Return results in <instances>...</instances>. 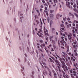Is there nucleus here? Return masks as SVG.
Masks as SVG:
<instances>
[{
	"label": "nucleus",
	"mask_w": 78,
	"mask_h": 78,
	"mask_svg": "<svg viewBox=\"0 0 78 78\" xmlns=\"http://www.w3.org/2000/svg\"><path fill=\"white\" fill-rule=\"evenodd\" d=\"M59 61H60L61 63H62V69H64V70L65 72H66V69H65V67H66V64L62 60V58H59Z\"/></svg>",
	"instance_id": "nucleus-1"
},
{
	"label": "nucleus",
	"mask_w": 78,
	"mask_h": 78,
	"mask_svg": "<svg viewBox=\"0 0 78 78\" xmlns=\"http://www.w3.org/2000/svg\"><path fill=\"white\" fill-rule=\"evenodd\" d=\"M55 61L56 63V64L57 66V67H58V66L59 67H60L61 66V65L60 64V62L58 61V60H55Z\"/></svg>",
	"instance_id": "nucleus-2"
},
{
	"label": "nucleus",
	"mask_w": 78,
	"mask_h": 78,
	"mask_svg": "<svg viewBox=\"0 0 78 78\" xmlns=\"http://www.w3.org/2000/svg\"><path fill=\"white\" fill-rule=\"evenodd\" d=\"M21 68L22 69H23L21 70V72L23 74V76H25V74H24V73L23 72V71L24 70V67H23L21 65Z\"/></svg>",
	"instance_id": "nucleus-3"
},
{
	"label": "nucleus",
	"mask_w": 78,
	"mask_h": 78,
	"mask_svg": "<svg viewBox=\"0 0 78 78\" xmlns=\"http://www.w3.org/2000/svg\"><path fill=\"white\" fill-rule=\"evenodd\" d=\"M48 71H49V73H48L49 75L50 76H51V71L50 69L48 68Z\"/></svg>",
	"instance_id": "nucleus-4"
},
{
	"label": "nucleus",
	"mask_w": 78,
	"mask_h": 78,
	"mask_svg": "<svg viewBox=\"0 0 78 78\" xmlns=\"http://www.w3.org/2000/svg\"><path fill=\"white\" fill-rule=\"evenodd\" d=\"M43 74L44 75H47V72L46 70H45L43 72Z\"/></svg>",
	"instance_id": "nucleus-5"
},
{
	"label": "nucleus",
	"mask_w": 78,
	"mask_h": 78,
	"mask_svg": "<svg viewBox=\"0 0 78 78\" xmlns=\"http://www.w3.org/2000/svg\"><path fill=\"white\" fill-rule=\"evenodd\" d=\"M50 17L51 19H53V14H51L50 15Z\"/></svg>",
	"instance_id": "nucleus-6"
},
{
	"label": "nucleus",
	"mask_w": 78,
	"mask_h": 78,
	"mask_svg": "<svg viewBox=\"0 0 78 78\" xmlns=\"http://www.w3.org/2000/svg\"><path fill=\"white\" fill-rule=\"evenodd\" d=\"M69 14L70 16H72L73 18H74V15H73V14H72V13H71L70 12H69Z\"/></svg>",
	"instance_id": "nucleus-7"
},
{
	"label": "nucleus",
	"mask_w": 78,
	"mask_h": 78,
	"mask_svg": "<svg viewBox=\"0 0 78 78\" xmlns=\"http://www.w3.org/2000/svg\"><path fill=\"white\" fill-rule=\"evenodd\" d=\"M62 72L63 73V77H65V72H64V71H63V70H62Z\"/></svg>",
	"instance_id": "nucleus-8"
},
{
	"label": "nucleus",
	"mask_w": 78,
	"mask_h": 78,
	"mask_svg": "<svg viewBox=\"0 0 78 78\" xmlns=\"http://www.w3.org/2000/svg\"><path fill=\"white\" fill-rule=\"evenodd\" d=\"M57 67L59 71L60 72H61V69L60 68V66H58V67Z\"/></svg>",
	"instance_id": "nucleus-9"
},
{
	"label": "nucleus",
	"mask_w": 78,
	"mask_h": 78,
	"mask_svg": "<svg viewBox=\"0 0 78 78\" xmlns=\"http://www.w3.org/2000/svg\"><path fill=\"white\" fill-rule=\"evenodd\" d=\"M48 33V30H46V31H45V30L44 31V33L45 35H47V33Z\"/></svg>",
	"instance_id": "nucleus-10"
},
{
	"label": "nucleus",
	"mask_w": 78,
	"mask_h": 78,
	"mask_svg": "<svg viewBox=\"0 0 78 78\" xmlns=\"http://www.w3.org/2000/svg\"><path fill=\"white\" fill-rule=\"evenodd\" d=\"M54 75L55 78H57V76H56L57 75L56 73L54 74Z\"/></svg>",
	"instance_id": "nucleus-11"
},
{
	"label": "nucleus",
	"mask_w": 78,
	"mask_h": 78,
	"mask_svg": "<svg viewBox=\"0 0 78 78\" xmlns=\"http://www.w3.org/2000/svg\"><path fill=\"white\" fill-rule=\"evenodd\" d=\"M66 5H67V6L68 5H70V2H67V1L66 2Z\"/></svg>",
	"instance_id": "nucleus-12"
},
{
	"label": "nucleus",
	"mask_w": 78,
	"mask_h": 78,
	"mask_svg": "<svg viewBox=\"0 0 78 78\" xmlns=\"http://www.w3.org/2000/svg\"><path fill=\"white\" fill-rule=\"evenodd\" d=\"M71 25H72V24H69L68 25H67V27L68 28H69V26L70 27H71Z\"/></svg>",
	"instance_id": "nucleus-13"
},
{
	"label": "nucleus",
	"mask_w": 78,
	"mask_h": 78,
	"mask_svg": "<svg viewBox=\"0 0 78 78\" xmlns=\"http://www.w3.org/2000/svg\"><path fill=\"white\" fill-rule=\"evenodd\" d=\"M74 15H75V16H76V17L77 18H78V14H76V13H74Z\"/></svg>",
	"instance_id": "nucleus-14"
},
{
	"label": "nucleus",
	"mask_w": 78,
	"mask_h": 78,
	"mask_svg": "<svg viewBox=\"0 0 78 78\" xmlns=\"http://www.w3.org/2000/svg\"><path fill=\"white\" fill-rule=\"evenodd\" d=\"M53 23V22L52 21V20L50 21V26H51V25H52V24Z\"/></svg>",
	"instance_id": "nucleus-15"
},
{
	"label": "nucleus",
	"mask_w": 78,
	"mask_h": 78,
	"mask_svg": "<svg viewBox=\"0 0 78 78\" xmlns=\"http://www.w3.org/2000/svg\"><path fill=\"white\" fill-rule=\"evenodd\" d=\"M27 52H29L30 51H29V48H28V47H27Z\"/></svg>",
	"instance_id": "nucleus-16"
},
{
	"label": "nucleus",
	"mask_w": 78,
	"mask_h": 78,
	"mask_svg": "<svg viewBox=\"0 0 78 78\" xmlns=\"http://www.w3.org/2000/svg\"><path fill=\"white\" fill-rule=\"evenodd\" d=\"M74 66L75 67H76V66H78V64H77V63H74Z\"/></svg>",
	"instance_id": "nucleus-17"
},
{
	"label": "nucleus",
	"mask_w": 78,
	"mask_h": 78,
	"mask_svg": "<svg viewBox=\"0 0 78 78\" xmlns=\"http://www.w3.org/2000/svg\"><path fill=\"white\" fill-rule=\"evenodd\" d=\"M69 40H71V39H72V36H71L70 37H68Z\"/></svg>",
	"instance_id": "nucleus-18"
},
{
	"label": "nucleus",
	"mask_w": 78,
	"mask_h": 78,
	"mask_svg": "<svg viewBox=\"0 0 78 78\" xmlns=\"http://www.w3.org/2000/svg\"><path fill=\"white\" fill-rule=\"evenodd\" d=\"M44 67H45V68H46V69H47H47L48 70V69H50L47 66H44Z\"/></svg>",
	"instance_id": "nucleus-19"
},
{
	"label": "nucleus",
	"mask_w": 78,
	"mask_h": 78,
	"mask_svg": "<svg viewBox=\"0 0 78 78\" xmlns=\"http://www.w3.org/2000/svg\"><path fill=\"white\" fill-rule=\"evenodd\" d=\"M65 68L66 69L65 70H68V68H67V66H66L65 67Z\"/></svg>",
	"instance_id": "nucleus-20"
},
{
	"label": "nucleus",
	"mask_w": 78,
	"mask_h": 78,
	"mask_svg": "<svg viewBox=\"0 0 78 78\" xmlns=\"http://www.w3.org/2000/svg\"><path fill=\"white\" fill-rule=\"evenodd\" d=\"M49 59L50 60V61L51 62H53V61L52 60V59H51V58H49Z\"/></svg>",
	"instance_id": "nucleus-21"
},
{
	"label": "nucleus",
	"mask_w": 78,
	"mask_h": 78,
	"mask_svg": "<svg viewBox=\"0 0 78 78\" xmlns=\"http://www.w3.org/2000/svg\"><path fill=\"white\" fill-rule=\"evenodd\" d=\"M52 44H55V41L54 40H52Z\"/></svg>",
	"instance_id": "nucleus-22"
},
{
	"label": "nucleus",
	"mask_w": 78,
	"mask_h": 78,
	"mask_svg": "<svg viewBox=\"0 0 78 78\" xmlns=\"http://www.w3.org/2000/svg\"><path fill=\"white\" fill-rule=\"evenodd\" d=\"M30 76H31V77H32V78H34V76H33V75H30Z\"/></svg>",
	"instance_id": "nucleus-23"
},
{
	"label": "nucleus",
	"mask_w": 78,
	"mask_h": 78,
	"mask_svg": "<svg viewBox=\"0 0 78 78\" xmlns=\"http://www.w3.org/2000/svg\"><path fill=\"white\" fill-rule=\"evenodd\" d=\"M47 20L48 22V23H49V22H50V19L49 18H47Z\"/></svg>",
	"instance_id": "nucleus-24"
},
{
	"label": "nucleus",
	"mask_w": 78,
	"mask_h": 78,
	"mask_svg": "<svg viewBox=\"0 0 78 78\" xmlns=\"http://www.w3.org/2000/svg\"><path fill=\"white\" fill-rule=\"evenodd\" d=\"M62 42H63V43H66V41H64V39H62Z\"/></svg>",
	"instance_id": "nucleus-25"
},
{
	"label": "nucleus",
	"mask_w": 78,
	"mask_h": 78,
	"mask_svg": "<svg viewBox=\"0 0 78 78\" xmlns=\"http://www.w3.org/2000/svg\"><path fill=\"white\" fill-rule=\"evenodd\" d=\"M73 7L74 8H75L76 7V4H74V5H73Z\"/></svg>",
	"instance_id": "nucleus-26"
},
{
	"label": "nucleus",
	"mask_w": 78,
	"mask_h": 78,
	"mask_svg": "<svg viewBox=\"0 0 78 78\" xmlns=\"http://www.w3.org/2000/svg\"><path fill=\"white\" fill-rule=\"evenodd\" d=\"M59 14H57V16H56L57 19H58V17H59Z\"/></svg>",
	"instance_id": "nucleus-27"
},
{
	"label": "nucleus",
	"mask_w": 78,
	"mask_h": 78,
	"mask_svg": "<svg viewBox=\"0 0 78 78\" xmlns=\"http://www.w3.org/2000/svg\"><path fill=\"white\" fill-rule=\"evenodd\" d=\"M31 73H32V75H34V71H32Z\"/></svg>",
	"instance_id": "nucleus-28"
},
{
	"label": "nucleus",
	"mask_w": 78,
	"mask_h": 78,
	"mask_svg": "<svg viewBox=\"0 0 78 78\" xmlns=\"http://www.w3.org/2000/svg\"><path fill=\"white\" fill-rule=\"evenodd\" d=\"M60 30L61 31H62V30H64V28H60Z\"/></svg>",
	"instance_id": "nucleus-29"
},
{
	"label": "nucleus",
	"mask_w": 78,
	"mask_h": 78,
	"mask_svg": "<svg viewBox=\"0 0 78 78\" xmlns=\"http://www.w3.org/2000/svg\"><path fill=\"white\" fill-rule=\"evenodd\" d=\"M52 72H53V73H54V74L55 73H56V72H55V70H52Z\"/></svg>",
	"instance_id": "nucleus-30"
},
{
	"label": "nucleus",
	"mask_w": 78,
	"mask_h": 78,
	"mask_svg": "<svg viewBox=\"0 0 78 78\" xmlns=\"http://www.w3.org/2000/svg\"><path fill=\"white\" fill-rule=\"evenodd\" d=\"M53 36H50V39H52V38H53Z\"/></svg>",
	"instance_id": "nucleus-31"
},
{
	"label": "nucleus",
	"mask_w": 78,
	"mask_h": 78,
	"mask_svg": "<svg viewBox=\"0 0 78 78\" xmlns=\"http://www.w3.org/2000/svg\"><path fill=\"white\" fill-rule=\"evenodd\" d=\"M42 46H43V47H45V44H41Z\"/></svg>",
	"instance_id": "nucleus-32"
},
{
	"label": "nucleus",
	"mask_w": 78,
	"mask_h": 78,
	"mask_svg": "<svg viewBox=\"0 0 78 78\" xmlns=\"http://www.w3.org/2000/svg\"><path fill=\"white\" fill-rule=\"evenodd\" d=\"M60 26H61V27H64V26L63 24H61L60 25Z\"/></svg>",
	"instance_id": "nucleus-33"
},
{
	"label": "nucleus",
	"mask_w": 78,
	"mask_h": 78,
	"mask_svg": "<svg viewBox=\"0 0 78 78\" xmlns=\"http://www.w3.org/2000/svg\"><path fill=\"white\" fill-rule=\"evenodd\" d=\"M36 22H37V24H39V21H38V20H36Z\"/></svg>",
	"instance_id": "nucleus-34"
},
{
	"label": "nucleus",
	"mask_w": 78,
	"mask_h": 78,
	"mask_svg": "<svg viewBox=\"0 0 78 78\" xmlns=\"http://www.w3.org/2000/svg\"><path fill=\"white\" fill-rule=\"evenodd\" d=\"M69 71H70V73H73V71H72V69H71V70H70Z\"/></svg>",
	"instance_id": "nucleus-35"
},
{
	"label": "nucleus",
	"mask_w": 78,
	"mask_h": 78,
	"mask_svg": "<svg viewBox=\"0 0 78 78\" xmlns=\"http://www.w3.org/2000/svg\"><path fill=\"white\" fill-rule=\"evenodd\" d=\"M76 28H78V24H77L76 25Z\"/></svg>",
	"instance_id": "nucleus-36"
},
{
	"label": "nucleus",
	"mask_w": 78,
	"mask_h": 78,
	"mask_svg": "<svg viewBox=\"0 0 78 78\" xmlns=\"http://www.w3.org/2000/svg\"><path fill=\"white\" fill-rule=\"evenodd\" d=\"M36 12L37 13H39V11L37 10H36Z\"/></svg>",
	"instance_id": "nucleus-37"
},
{
	"label": "nucleus",
	"mask_w": 78,
	"mask_h": 78,
	"mask_svg": "<svg viewBox=\"0 0 78 78\" xmlns=\"http://www.w3.org/2000/svg\"><path fill=\"white\" fill-rule=\"evenodd\" d=\"M67 20L68 21H69V20H70V18H69V17H68L67 19Z\"/></svg>",
	"instance_id": "nucleus-38"
},
{
	"label": "nucleus",
	"mask_w": 78,
	"mask_h": 78,
	"mask_svg": "<svg viewBox=\"0 0 78 78\" xmlns=\"http://www.w3.org/2000/svg\"><path fill=\"white\" fill-rule=\"evenodd\" d=\"M53 12V11L51 10L50 11V13H52Z\"/></svg>",
	"instance_id": "nucleus-39"
},
{
	"label": "nucleus",
	"mask_w": 78,
	"mask_h": 78,
	"mask_svg": "<svg viewBox=\"0 0 78 78\" xmlns=\"http://www.w3.org/2000/svg\"><path fill=\"white\" fill-rule=\"evenodd\" d=\"M62 60H63V61H66V60H65V58H62Z\"/></svg>",
	"instance_id": "nucleus-40"
},
{
	"label": "nucleus",
	"mask_w": 78,
	"mask_h": 78,
	"mask_svg": "<svg viewBox=\"0 0 78 78\" xmlns=\"http://www.w3.org/2000/svg\"><path fill=\"white\" fill-rule=\"evenodd\" d=\"M76 12H77V13H78V9H76V11H75Z\"/></svg>",
	"instance_id": "nucleus-41"
},
{
	"label": "nucleus",
	"mask_w": 78,
	"mask_h": 78,
	"mask_svg": "<svg viewBox=\"0 0 78 78\" xmlns=\"http://www.w3.org/2000/svg\"><path fill=\"white\" fill-rule=\"evenodd\" d=\"M40 42H41V43H42L43 42V41L42 40H40Z\"/></svg>",
	"instance_id": "nucleus-42"
},
{
	"label": "nucleus",
	"mask_w": 78,
	"mask_h": 78,
	"mask_svg": "<svg viewBox=\"0 0 78 78\" xmlns=\"http://www.w3.org/2000/svg\"><path fill=\"white\" fill-rule=\"evenodd\" d=\"M18 61H19V62H20V58H18Z\"/></svg>",
	"instance_id": "nucleus-43"
},
{
	"label": "nucleus",
	"mask_w": 78,
	"mask_h": 78,
	"mask_svg": "<svg viewBox=\"0 0 78 78\" xmlns=\"http://www.w3.org/2000/svg\"><path fill=\"white\" fill-rule=\"evenodd\" d=\"M73 75H74V76H77V75H76V73L73 74Z\"/></svg>",
	"instance_id": "nucleus-44"
},
{
	"label": "nucleus",
	"mask_w": 78,
	"mask_h": 78,
	"mask_svg": "<svg viewBox=\"0 0 78 78\" xmlns=\"http://www.w3.org/2000/svg\"><path fill=\"white\" fill-rule=\"evenodd\" d=\"M76 9H73V10L74 11H75V12L76 11Z\"/></svg>",
	"instance_id": "nucleus-45"
},
{
	"label": "nucleus",
	"mask_w": 78,
	"mask_h": 78,
	"mask_svg": "<svg viewBox=\"0 0 78 78\" xmlns=\"http://www.w3.org/2000/svg\"><path fill=\"white\" fill-rule=\"evenodd\" d=\"M51 58H52V59H53L54 61H55V58H54V57H52Z\"/></svg>",
	"instance_id": "nucleus-46"
},
{
	"label": "nucleus",
	"mask_w": 78,
	"mask_h": 78,
	"mask_svg": "<svg viewBox=\"0 0 78 78\" xmlns=\"http://www.w3.org/2000/svg\"><path fill=\"white\" fill-rule=\"evenodd\" d=\"M73 35L74 37H75V34H73Z\"/></svg>",
	"instance_id": "nucleus-47"
},
{
	"label": "nucleus",
	"mask_w": 78,
	"mask_h": 78,
	"mask_svg": "<svg viewBox=\"0 0 78 78\" xmlns=\"http://www.w3.org/2000/svg\"><path fill=\"white\" fill-rule=\"evenodd\" d=\"M39 50L41 51V52H43L42 50L41 49H39Z\"/></svg>",
	"instance_id": "nucleus-48"
},
{
	"label": "nucleus",
	"mask_w": 78,
	"mask_h": 78,
	"mask_svg": "<svg viewBox=\"0 0 78 78\" xmlns=\"http://www.w3.org/2000/svg\"><path fill=\"white\" fill-rule=\"evenodd\" d=\"M62 53H63V55H66V53L63 52H62Z\"/></svg>",
	"instance_id": "nucleus-49"
},
{
	"label": "nucleus",
	"mask_w": 78,
	"mask_h": 78,
	"mask_svg": "<svg viewBox=\"0 0 78 78\" xmlns=\"http://www.w3.org/2000/svg\"><path fill=\"white\" fill-rule=\"evenodd\" d=\"M67 49H69V45H68L67 46Z\"/></svg>",
	"instance_id": "nucleus-50"
},
{
	"label": "nucleus",
	"mask_w": 78,
	"mask_h": 78,
	"mask_svg": "<svg viewBox=\"0 0 78 78\" xmlns=\"http://www.w3.org/2000/svg\"><path fill=\"white\" fill-rule=\"evenodd\" d=\"M24 55L26 56V57H27V54H26V53H25Z\"/></svg>",
	"instance_id": "nucleus-51"
},
{
	"label": "nucleus",
	"mask_w": 78,
	"mask_h": 78,
	"mask_svg": "<svg viewBox=\"0 0 78 78\" xmlns=\"http://www.w3.org/2000/svg\"><path fill=\"white\" fill-rule=\"evenodd\" d=\"M62 56L64 57L65 58H66V56L64 55H62Z\"/></svg>",
	"instance_id": "nucleus-52"
},
{
	"label": "nucleus",
	"mask_w": 78,
	"mask_h": 78,
	"mask_svg": "<svg viewBox=\"0 0 78 78\" xmlns=\"http://www.w3.org/2000/svg\"><path fill=\"white\" fill-rule=\"evenodd\" d=\"M72 31L73 33H75V30H72Z\"/></svg>",
	"instance_id": "nucleus-53"
},
{
	"label": "nucleus",
	"mask_w": 78,
	"mask_h": 78,
	"mask_svg": "<svg viewBox=\"0 0 78 78\" xmlns=\"http://www.w3.org/2000/svg\"><path fill=\"white\" fill-rule=\"evenodd\" d=\"M20 19H23V17L22 16V17H20Z\"/></svg>",
	"instance_id": "nucleus-54"
},
{
	"label": "nucleus",
	"mask_w": 78,
	"mask_h": 78,
	"mask_svg": "<svg viewBox=\"0 0 78 78\" xmlns=\"http://www.w3.org/2000/svg\"><path fill=\"white\" fill-rule=\"evenodd\" d=\"M41 56H42L43 57H43H44V55H43V54H42V53H41Z\"/></svg>",
	"instance_id": "nucleus-55"
},
{
	"label": "nucleus",
	"mask_w": 78,
	"mask_h": 78,
	"mask_svg": "<svg viewBox=\"0 0 78 78\" xmlns=\"http://www.w3.org/2000/svg\"><path fill=\"white\" fill-rule=\"evenodd\" d=\"M46 40L47 41H48V37H47L46 38Z\"/></svg>",
	"instance_id": "nucleus-56"
},
{
	"label": "nucleus",
	"mask_w": 78,
	"mask_h": 78,
	"mask_svg": "<svg viewBox=\"0 0 78 78\" xmlns=\"http://www.w3.org/2000/svg\"><path fill=\"white\" fill-rule=\"evenodd\" d=\"M41 8H44V7L43 6V5H41Z\"/></svg>",
	"instance_id": "nucleus-57"
},
{
	"label": "nucleus",
	"mask_w": 78,
	"mask_h": 78,
	"mask_svg": "<svg viewBox=\"0 0 78 78\" xmlns=\"http://www.w3.org/2000/svg\"><path fill=\"white\" fill-rule=\"evenodd\" d=\"M73 44L74 45H76V42H74Z\"/></svg>",
	"instance_id": "nucleus-58"
},
{
	"label": "nucleus",
	"mask_w": 78,
	"mask_h": 78,
	"mask_svg": "<svg viewBox=\"0 0 78 78\" xmlns=\"http://www.w3.org/2000/svg\"><path fill=\"white\" fill-rule=\"evenodd\" d=\"M73 47L74 48H76V46H75V45H74L73 46Z\"/></svg>",
	"instance_id": "nucleus-59"
},
{
	"label": "nucleus",
	"mask_w": 78,
	"mask_h": 78,
	"mask_svg": "<svg viewBox=\"0 0 78 78\" xmlns=\"http://www.w3.org/2000/svg\"><path fill=\"white\" fill-rule=\"evenodd\" d=\"M19 48H20V50H22V48H21V47H19Z\"/></svg>",
	"instance_id": "nucleus-60"
},
{
	"label": "nucleus",
	"mask_w": 78,
	"mask_h": 78,
	"mask_svg": "<svg viewBox=\"0 0 78 78\" xmlns=\"http://www.w3.org/2000/svg\"><path fill=\"white\" fill-rule=\"evenodd\" d=\"M68 22L69 23H72V22H71L70 21H69Z\"/></svg>",
	"instance_id": "nucleus-61"
},
{
	"label": "nucleus",
	"mask_w": 78,
	"mask_h": 78,
	"mask_svg": "<svg viewBox=\"0 0 78 78\" xmlns=\"http://www.w3.org/2000/svg\"><path fill=\"white\" fill-rule=\"evenodd\" d=\"M45 10H47V7H45Z\"/></svg>",
	"instance_id": "nucleus-62"
},
{
	"label": "nucleus",
	"mask_w": 78,
	"mask_h": 78,
	"mask_svg": "<svg viewBox=\"0 0 78 78\" xmlns=\"http://www.w3.org/2000/svg\"><path fill=\"white\" fill-rule=\"evenodd\" d=\"M65 24L66 25H67V24H68V23H67V22H66V23H65Z\"/></svg>",
	"instance_id": "nucleus-63"
},
{
	"label": "nucleus",
	"mask_w": 78,
	"mask_h": 78,
	"mask_svg": "<svg viewBox=\"0 0 78 78\" xmlns=\"http://www.w3.org/2000/svg\"><path fill=\"white\" fill-rule=\"evenodd\" d=\"M75 30L76 32L77 31H78V30H77V29H75Z\"/></svg>",
	"instance_id": "nucleus-64"
}]
</instances>
